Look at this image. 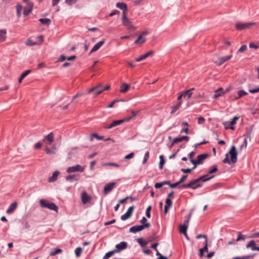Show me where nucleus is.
I'll return each mask as SVG.
<instances>
[{
  "instance_id": "30",
  "label": "nucleus",
  "mask_w": 259,
  "mask_h": 259,
  "mask_svg": "<svg viewBox=\"0 0 259 259\" xmlns=\"http://www.w3.org/2000/svg\"><path fill=\"white\" fill-rule=\"evenodd\" d=\"M6 30H0V42H3L5 40L6 38Z\"/></svg>"
},
{
  "instance_id": "60",
  "label": "nucleus",
  "mask_w": 259,
  "mask_h": 259,
  "mask_svg": "<svg viewBox=\"0 0 259 259\" xmlns=\"http://www.w3.org/2000/svg\"><path fill=\"white\" fill-rule=\"evenodd\" d=\"M45 151H46V153L48 154H55V151L51 150L48 147H46L45 148Z\"/></svg>"
},
{
  "instance_id": "21",
  "label": "nucleus",
  "mask_w": 259,
  "mask_h": 259,
  "mask_svg": "<svg viewBox=\"0 0 259 259\" xmlns=\"http://www.w3.org/2000/svg\"><path fill=\"white\" fill-rule=\"evenodd\" d=\"M17 206V203L16 202H14L11 203L7 210V213L9 214H11L14 212V211L16 209Z\"/></svg>"
},
{
  "instance_id": "2",
  "label": "nucleus",
  "mask_w": 259,
  "mask_h": 259,
  "mask_svg": "<svg viewBox=\"0 0 259 259\" xmlns=\"http://www.w3.org/2000/svg\"><path fill=\"white\" fill-rule=\"evenodd\" d=\"M229 154L231 155V160H230L229 158V154H226V157L223 160V162L224 163H229L231 164L232 163L234 164L237 162V153L236 152V147L235 146H232L230 152Z\"/></svg>"
},
{
  "instance_id": "17",
  "label": "nucleus",
  "mask_w": 259,
  "mask_h": 259,
  "mask_svg": "<svg viewBox=\"0 0 259 259\" xmlns=\"http://www.w3.org/2000/svg\"><path fill=\"white\" fill-rule=\"evenodd\" d=\"M116 6L117 8L122 10V13H124L125 14H127V5L124 3H116Z\"/></svg>"
},
{
  "instance_id": "1",
  "label": "nucleus",
  "mask_w": 259,
  "mask_h": 259,
  "mask_svg": "<svg viewBox=\"0 0 259 259\" xmlns=\"http://www.w3.org/2000/svg\"><path fill=\"white\" fill-rule=\"evenodd\" d=\"M208 175H205L199 177L198 179L193 180L189 182L190 188L192 189H196L198 188L201 187V182L207 181L214 177V176H212L209 178H207Z\"/></svg>"
},
{
  "instance_id": "33",
  "label": "nucleus",
  "mask_w": 259,
  "mask_h": 259,
  "mask_svg": "<svg viewBox=\"0 0 259 259\" xmlns=\"http://www.w3.org/2000/svg\"><path fill=\"white\" fill-rule=\"evenodd\" d=\"M237 95L238 96V98H239V99H240L245 96L247 95L248 93H247V92H245V91L241 90L237 92Z\"/></svg>"
},
{
  "instance_id": "5",
  "label": "nucleus",
  "mask_w": 259,
  "mask_h": 259,
  "mask_svg": "<svg viewBox=\"0 0 259 259\" xmlns=\"http://www.w3.org/2000/svg\"><path fill=\"white\" fill-rule=\"evenodd\" d=\"M110 88V85H107L105 87H103L101 84H99L88 90V93H91L92 92H95V95L97 96L102 93L103 91L109 90Z\"/></svg>"
},
{
  "instance_id": "63",
  "label": "nucleus",
  "mask_w": 259,
  "mask_h": 259,
  "mask_svg": "<svg viewBox=\"0 0 259 259\" xmlns=\"http://www.w3.org/2000/svg\"><path fill=\"white\" fill-rule=\"evenodd\" d=\"M187 177H188V175L183 176L180 179V181H179V183L181 184V183L184 182L186 180Z\"/></svg>"
},
{
  "instance_id": "45",
  "label": "nucleus",
  "mask_w": 259,
  "mask_h": 259,
  "mask_svg": "<svg viewBox=\"0 0 259 259\" xmlns=\"http://www.w3.org/2000/svg\"><path fill=\"white\" fill-rule=\"evenodd\" d=\"M82 251V248L80 247H77L75 250V253L77 257H79Z\"/></svg>"
},
{
  "instance_id": "24",
  "label": "nucleus",
  "mask_w": 259,
  "mask_h": 259,
  "mask_svg": "<svg viewBox=\"0 0 259 259\" xmlns=\"http://www.w3.org/2000/svg\"><path fill=\"white\" fill-rule=\"evenodd\" d=\"M182 105V101L178 102L176 105L171 107V110L170 112L171 114H174L181 107Z\"/></svg>"
},
{
  "instance_id": "26",
  "label": "nucleus",
  "mask_w": 259,
  "mask_h": 259,
  "mask_svg": "<svg viewBox=\"0 0 259 259\" xmlns=\"http://www.w3.org/2000/svg\"><path fill=\"white\" fill-rule=\"evenodd\" d=\"M31 70H27L23 72L18 79L19 83H21L22 80L31 72Z\"/></svg>"
},
{
  "instance_id": "18",
  "label": "nucleus",
  "mask_w": 259,
  "mask_h": 259,
  "mask_svg": "<svg viewBox=\"0 0 259 259\" xmlns=\"http://www.w3.org/2000/svg\"><path fill=\"white\" fill-rule=\"evenodd\" d=\"M91 197L89 196L85 191H83L81 194V200L83 204H86L90 200H91Z\"/></svg>"
},
{
  "instance_id": "56",
  "label": "nucleus",
  "mask_w": 259,
  "mask_h": 259,
  "mask_svg": "<svg viewBox=\"0 0 259 259\" xmlns=\"http://www.w3.org/2000/svg\"><path fill=\"white\" fill-rule=\"evenodd\" d=\"M26 45L27 46H32L36 45V43L33 42V41L31 39H28L26 41Z\"/></svg>"
},
{
  "instance_id": "48",
  "label": "nucleus",
  "mask_w": 259,
  "mask_h": 259,
  "mask_svg": "<svg viewBox=\"0 0 259 259\" xmlns=\"http://www.w3.org/2000/svg\"><path fill=\"white\" fill-rule=\"evenodd\" d=\"M218 170L217 166L216 165H213L212 166V168L209 170L208 172V174H211L215 172H216Z\"/></svg>"
},
{
  "instance_id": "34",
  "label": "nucleus",
  "mask_w": 259,
  "mask_h": 259,
  "mask_svg": "<svg viewBox=\"0 0 259 259\" xmlns=\"http://www.w3.org/2000/svg\"><path fill=\"white\" fill-rule=\"evenodd\" d=\"M188 227L187 226L185 225H181L180 226V229H179V231L182 234H186V232H187V229L188 228Z\"/></svg>"
},
{
  "instance_id": "46",
  "label": "nucleus",
  "mask_w": 259,
  "mask_h": 259,
  "mask_svg": "<svg viewBox=\"0 0 259 259\" xmlns=\"http://www.w3.org/2000/svg\"><path fill=\"white\" fill-rule=\"evenodd\" d=\"M164 185H166V181H164L161 183H157L155 184L154 186L156 189H158L162 187Z\"/></svg>"
},
{
  "instance_id": "28",
  "label": "nucleus",
  "mask_w": 259,
  "mask_h": 259,
  "mask_svg": "<svg viewBox=\"0 0 259 259\" xmlns=\"http://www.w3.org/2000/svg\"><path fill=\"white\" fill-rule=\"evenodd\" d=\"M59 175L58 171H55L53 174L52 177L49 178L48 181L50 182H54L56 181L57 179L58 176Z\"/></svg>"
},
{
  "instance_id": "53",
  "label": "nucleus",
  "mask_w": 259,
  "mask_h": 259,
  "mask_svg": "<svg viewBox=\"0 0 259 259\" xmlns=\"http://www.w3.org/2000/svg\"><path fill=\"white\" fill-rule=\"evenodd\" d=\"M241 240H245V237L242 235L241 232H238V237L236 239V241H239Z\"/></svg>"
},
{
  "instance_id": "50",
  "label": "nucleus",
  "mask_w": 259,
  "mask_h": 259,
  "mask_svg": "<svg viewBox=\"0 0 259 259\" xmlns=\"http://www.w3.org/2000/svg\"><path fill=\"white\" fill-rule=\"evenodd\" d=\"M151 209V206H149L147 208L146 210V215L147 217L148 218H150L151 217V214H150Z\"/></svg>"
},
{
  "instance_id": "19",
  "label": "nucleus",
  "mask_w": 259,
  "mask_h": 259,
  "mask_svg": "<svg viewBox=\"0 0 259 259\" xmlns=\"http://www.w3.org/2000/svg\"><path fill=\"white\" fill-rule=\"evenodd\" d=\"M214 95L213 96V98L215 99H218L219 97L222 96L224 95V90L223 88H219L218 89L214 91Z\"/></svg>"
},
{
  "instance_id": "42",
  "label": "nucleus",
  "mask_w": 259,
  "mask_h": 259,
  "mask_svg": "<svg viewBox=\"0 0 259 259\" xmlns=\"http://www.w3.org/2000/svg\"><path fill=\"white\" fill-rule=\"evenodd\" d=\"M166 184L168 185L170 188H174L177 187L180 184L179 183V182L174 184H171L169 181H166Z\"/></svg>"
},
{
  "instance_id": "3",
  "label": "nucleus",
  "mask_w": 259,
  "mask_h": 259,
  "mask_svg": "<svg viewBox=\"0 0 259 259\" xmlns=\"http://www.w3.org/2000/svg\"><path fill=\"white\" fill-rule=\"evenodd\" d=\"M121 22L123 25L124 26L127 30L130 31H135L136 30L137 27L132 24L130 19L127 18V14L124 13H122Z\"/></svg>"
},
{
  "instance_id": "64",
  "label": "nucleus",
  "mask_w": 259,
  "mask_h": 259,
  "mask_svg": "<svg viewBox=\"0 0 259 259\" xmlns=\"http://www.w3.org/2000/svg\"><path fill=\"white\" fill-rule=\"evenodd\" d=\"M250 93L254 94L259 92V87L254 89H250L249 90Z\"/></svg>"
},
{
  "instance_id": "35",
  "label": "nucleus",
  "mask_w": 259,
  "mask_h": 259,
  "mask_svg": "<svg viewBox=\"0 0 259 259\" xmlns=\"http://www.w3.org/2000/svg\"><path fill=\"white\" fill-rule=\"evenodd\" d=\"M192 215V212L191 211L190 212V213L187 216L185 217L184 223L183 224L184 225H185L188 226L189 223V221L191 218Z\"/></svg>"
},
{
  "instance_id": "44",
  "label": "nucleus",
  "mask_w": 259,
  "mask_h": 259,
  "mask_svg": "<svg viewBox=\"0 0 259 259\" xmlns=\"http://www.w3.org/2000/svg\"><path fill=\"white\" fill-rule=\"evenodd\" d=\"M140 112V111H132V115L128 117L124 118L125 119H128V121H129L130 119H131L133 117L136 116Z\"/></svg>"
},
{
  "instance_id": "15",
  "label": "nucleus",
  "mask_w": 259,
  "mask_h": 259,
  "mask_svg": "<svg viewBox=\"0 0 259 259\" xmlns=\"http://www.w3.org/2000/svg\"><path fill=\"white\" fill-rule=\"evenodd\" d=\"M105 39H103V40L100 41L99 42H98V43H97L93 47V48L91 50L90 52L89 53V54H91L93 52H95L97 51V50H98L101 48V47L105 43Z\"/></svg>"
},
{
  "instance_id": "41",
  "label": "nucleus",
  "mask_w": 259,
  "mask_h": 259,
  "mask_svg": "<svg viewBox=\"0 0 259 259\" xmlns=\"http://www.w3.org/2000/svg\"><path fill=\"white\" fill-rule=\"evenodd\" d=\"M247 47L246 45H243L238 50L236 53L239 54V53H242V52H244L245 51H246L247 50Z\"/></svg>"
},
{
  "instance_id": "61",
  "label": "nucleus",
  "mask_w": 259,
  "mask_h": 259,
  "mask_svg": "<svg viewBox=\"0 0 259 259\" xmlns=\"http://www.w3.org/2000/svg\"><path fill=\"white\" fill-rule=\"evenodd\" d=\"M134 156V152H131V153H129L128 154L126 155L124 158L126 159H130L133 158Z\"/></svg>"
},
{
  "instance_id": "37",
  "label": "nucleus",
  "mask_w": 259,
  "mask_h": 259,
  "mask_svg": "<svg viewBox=\"0 0 259 259\" xmlns=\"http://www.w3.org/2000/svg\"><path fill=\"white\" fill-rule=\"evenodd\" d=\"M137 242L140 244V245L142 246V247H144L147 244V241H146L145 240H144L143 238H138L137 239Z\"/></svg>"
},
{
  "instance_id": "43",
  "label": "nucleus",
  "mask_w": 259,
  "mask_h": 259,
  "mask_svg": "<svg viewBox=\"0 0 259 259\" xmlns=\"http://www.w3.org/2000/svg\"><path fill=\"white\" fill-rule=\"evenodd\" d=\"M254 254H250L247 255H245L242 257H235L233 258L232 259H249L250 258H251L253 257Z\"/></svg>"
},
{
  "instance_id": "59",
  "label": "nucleus",
  "mask_w": 259,
  "mask_h": 259,
  "mask_svg": "<svg viewBox=\"0 0 259 259\" xmlns=\"http://www.w3.org/2000/svg\"><path fill=\"white\" fill-rule=\"evenodd\" d=\"M165 203H166L165 205H166L167 206L171 207L172 203L171 200L170 199V198H166V199L165 200Z\"/></svg>"
},
{
  "instance_id": "55",
  "label": "nucleus",
  "mask_w": 259,
  "mask_h": 259,
  "mask_svg": "<svg viewBox=\"0 0 259 259\" xmlns=\"http://www.w3.org/2000/svg\"><path fill=\"white\" fill-rule=\"evenodd\" d=\"M250 48L257 49L259 48V46L255 44L254 42H250L249 45Z\"/></svg>"
},
{
  "instance_id": "14",
  "label": "nucleus",
  "mask_w": 259,
  "mask_h": 259,
  "mask_svg": "<svg viewBox=\"0 0 259 259\" xmlns=\"http://www.w3.org/2000/svg\"><path fill=\"white\" fill-rule=\"evenodd\" d=\"M125 121H128V119H120V120H114V121H112V122L110 124L106 126L105 128L106 129H110V128H111L114 126H116L117 125H118Z\"/></svg>"
},
{
  "instance_id": "32",
  "label": "nucleus",
  "mask_w": 259,
  "mask_h": 259,
  "mask_svg": "<svg viewBox=\"0 0 259 259\" xmlns=\"http://www.w3.org/2000/svg\"><path fill=\"white\" fill-rule=\"evenodd\" d=\"M23 9V7L21 5L18 4L16 6L17 9V16L18 18H20L21 15V11Z\"/></svg>"
},
{
  "instance_id": "23",
  "label": "nucleus",
  "mask_w": 259,
  "mask_h": 259,
  "mask_svg": "<svg viewBox=\"0 0 259 259\" xmlns=\"http://www.w3.org/2000/svg\"><path fill=\"white\" fill-rule=\"evenodd\" d=\"M246 248H251L252 250H257L258 247L256 246V244L254 240H251L246 245Z\"/></svg>"
},
{
  "instance_id": "7",
  "label": "nucleus",
  "mask_w": 259,
  "mask_h": 259,
  "mask_svg": "<svg viewBox=\"0 0 259 259\" xmlns=\"http://www.w3.org/2000/svg\"><path fill=\"white\" fill-rule=\"evenodd\" d=\"M84 168L79 164H76L74 166L68 167L66 169V171L68 173H72L76 171L82 172Z\"/></svg>"
},
{
  "instance_id": "8",
  "label": "nucleus",
  "mask_w": 259,
  "mask_h": 259,
  "mask_svg": "<svg viewBox=\"0 0 259 259\" xmlns=\"http://www.w3.org/2000/svg\"><path fill=\"white\" fill-rule=\"evenodd\" d=\"M254 22H248L245 23H238L236 25V28L239 30H245L251 26L254 25Z\"/></svg>"
},
{
  "instance_id": "31",
  "label": "nucleus",
  "mask_w": 259,
  "mask_h": 259,
  "mask_svg": "<svg viewBox=\"0 0 259 259\" xmlns=\"http://www.w3.org/2000/svg\"><path fill=\"white\" fill-rule=\"evenodd\" d=\"M39 21L42 24L49 25L51 23V20L49 18H41L39 19Z\"/></svg>"
},
{
  "instance_id": "6",
  "label": "nucleus",
  "mask_w": 259,
  "mask_h": 259,
  "mask_svg": "<svg viewBox=\"0 0 259 259\" xmlns=\"http://www.w3.org/2000/svg\"><path fill=\"white\" fill-rule=\"evenodd\" d=\"M150 226V223H147L144 225L134 226L130 229V232L132 233H136L142 231L145 228H149Z\"/></svg>"
},
{
  "instance_id": "13",
  "label": "nucleus",
  "mask_w": 259,
  "mask_h": 259,
  "mask_svg": "<svg viewBox=\"0 0 259 259\" xmlns=\"http://www.w3.org/2000/svg\"><path fill=\"white\" fill-rule=\"evenodd\" d=\"M127 246V243L126 242L122 241L116 245L115 249L114 250L115 252H119L122 250L126 248Z\"/></svg>"
},
{
  "instance_id": "12",
  "label": "nucleus",
  "mask_w": 259,
  "mask_h": 259,
  "mask_svg": "<svg viewBox=\"0 0 259 259\" xmlns=\"http://www.w3.org/2000/svg\"><path fill=\"white\" fill-rule=\"evenodd\" d=\"M232 57V55H229V56H224V57H221L219 59V60L218 61H214L213 60V62L216 64L218 66H221L222 65L223 63H224L225 62L228 61V60H229L230 59H231V58Z\"/></svg>"
},
{
  "instance_id": "54",
  "label": "nucleus",
  "mask_w": 259,
  "mask_h": 259,
  "mask_svg": "<svg viewBox=\"0 0 259 259\" xmlns=\"http://www.w3.org/2000/svg\"><path fill=\"white\" fill-rule=\"evenodd\" d=\"M77 1V0H65V3L69 6H71L76 3Z\"/></svg>"
},
{
  "instance_id": "10",
  "label": "nucleus",
  "mask_w": 259,
  "mask_h": 259,
  "mask_svg": "<svg viewBox=\"0 0 259 259\" xmlns=\"http://www.w3.org/2000/svg\"><path fill=\"white\" fill-rule=\"evenodd\" d=\"M116 183L115 182L109 183L106 185L104 188L103 193L105 195L111 192L115 187Z\"/></svg>"
},
{
  "instance_id": "58",
  "label": "nucleus",
  "mask_w": 259,
  "mask_h": 259,
  "mask_svg": "<svg viewBox=\"0 0 259 259\" xmlns=\"http://www.w3.org/2000/svg\"><path fill=\"white\" fill-rule=\"evenodd\" d=\"M138 39L140 40V44H143L144 42H145L146 40V39L143 36H142V35H140Z\"/></svg>"
},
{
  "instance_id": "11",
  "label": "nucleus",
  "mask_w": 259,
  "mask_h": 259,
  "mask_svg": "<svg viewBox=\"0 0 259 259\" xmlns=\"http://www.w3.org/2000/svg\"><path fill=\"white\" fill-rule=\"evenodd\" d=\"M33 7V4L32 2L27 3V6L24 8L23 15L27 16L32 12Z\"/></svg>"
},
{
  "instance_id": "62",
  "label": "nucleus",
  "mask_w": 259,
  "mask_h": 259,
  "mask_svg": "<svg viewBox=\"0 0 259 259\" xmlns=\"http://www.w3.org/2000/svg\"><path fill=\"white\" fill-rule=\"evenodd\" d=\"M119 11H118L117 10H114L112 11V12L109 14V16L112 17L114 15L119 14Z\"/></svg>"
},
{
  "instance_id": "47",
  "label": "nucleus",
  "mask_w": 259,
  "mask_h": 259,
  "mask_svg": "<svg viewBox=\"0 0 259 259\" xmlns=\"http://www.w3.org/2000/svg\"><path fill=\"white\" fill-rule=\"evenodd\" d=\"M103 166H113L116 167H118L119 165L118 164L112 163V162H108V163H104L102 164Z\"/></svg>"
},
{
  "instance_id": "49",
  "label": "nucleus",
  "mask_w": 259,
  "mask_h": 259,
  "mask_svg": "<svg viewBox=\"0 0 259 259\" xmlns=\"http://www.w3.org/2000/svg\"><path fill=\"white\" fill-rule=\"evenodd\" d=\"M149 157V152L148 151H147L145 153V155H144V159L143 161V164H145L147 162Z\"/></svg>"
},
{
  "instance_id": "40",
  "label": "nucleus",
  "mask_w": 259,
  "mask_h": 259,
  "mask_svg": "<svg viewBox=\"0 0 259 259\" xmlns=\"http://www.w3.org/2000/svg\"><path fill=\"white\" fill-rule=\"evenodd\" d=\"M114 253H115V251L113 250L112 251H109L107 253H106L105 255L103 256V259H108L110 257H111Z\"/></svg>"
},
{
  "instance_id": "20",
  "label": "nucleus",
  "mask_w": 259,
  "mask_h": 259,
  "mask_svg": "<svg viewBox=\"0 0 259 259\" xmlns=\"http://www.w3.org/2000/svg\"><path fill=\"white\" fill-rule=\"evenodd\" d=\"M153 52L152 51H150L149 52H148L146 54H145L144 55H141L139 57H138V58H136L135 60L137 62H140V61H142V60L147 58L149 56H150L151 54H153Z\"/></svg>"
},
{
  "instance_id": "36",
  "label": "nucleus",
  "mask_w": 259,
  "mask_h": 259,
  "mask_svg": "<svg viewBox=\"0 0 259 259\" xmlns=\"http://www.w3.org/2000/svg\"><path fill=\"white\" fill-rule=\"evenodd\" d=\"M95 138L97 139L98 140H103L104 137L103 136H99L96 133H93L91 135V138H90V141H92L93 140V138Z\"/></svg>"
},
{
  "instance_id": "27",
  "label": "nucleus",
  "mask_w": 259,
  "mask_h": 259,
  "mask_svg": "<svg viewBox=\"0 0 259 259\" xmlns=\"http://www.w3.org/2000/svg\"><path fill=\"white\" fill-rule=\"evenodd\" d=\"M130 88V85L125 83H122L120 85V92L125 93Z\"/></svg>"
},
{
  "instance_id": "51",
  "label": "nucleus",
  "mask_w": 259,
  "mask_h": 259,
  "mask_svg": "<svg viewBox=\"0 0 259 259\" xmlns=\"http://www.w3.org/2000/svg\"><path fill=\"white\" fill-rule=\"evenodd\" d=\"M190 162L194 164V166L192 167L193 169H194L195 168H196L197 164H200L199 162H197V160L191 159Z\"/></svg>"
},
{
  "instance_id": "38",
  "label": "nucleus",
  "mask_w": 259,
  "mask_h": 259,
  "mask_svg": "<svg viewBox=\"0 0 259 259\" xmlns=\"http://www.w3.org/2000/svg\"><path fill=\"white\" fill-rule=\"evenodd\" d=\"M62 252V250L61 249L58 248V249H56L51 251L50 254L51 256H54L58 253H61Z\"/></svg>"
},
{
  "instance_id": "57",
  "label": "nucleus",
  "mask_w": 259,
  "mask_h": 259,
  "mask_svg": "<svg viewBox=\"0 0 259 259\" xmlns=\"http://www.w3.org/2000/svg\"><path fill=\"white\" fill-rule=\"evenodd\" d=\"M200 250L203 252H207L208 251L207 240L205 241L204 247L202 248H201Z\"/></svg>"
},
{
  "instance_id": "39",
  "label": "nucleus",
  "mask_w": 259,
  "mask_h": 259,
  "mask_svg": "<svg viewBox=\"0 0 259 259\" xmlns=\"http://www.w3.org/2000/svg\"><path fill=\"white\" fill-rule=\"evenodd\" d=\"M159 158H160V162H159V167L160 169H162L163 165L165 162L164 159V156L163 155H160L159 156Z\"/></svg>"
},
{
  "instance_id": "22",
  "label": "nucleus",
  "mask_w": 259,
  "mask_h": 259,
  "mask_svg": "<svg viewBox=\"0 0 259 259\" xmlns=\"http://www.w3.org/2000/svg\"><path fill=\"white\" fill-rule=\"evenodd\" d=\"M208 157V154L207 153L202 154L197 156L196 160H197V162H199L200 164H202L203 163V160Z\"/></svg>"
},
{
  "instance_id": "16",
  "label": "nucleus",
  "mask_w": 259,
  "mask_h": 259,
  "mask_svg": "<svg viewBox=\"0 0 259 259\" xmlns=\"http://www.w3.org/2000/svg\"><path fill=\"white\" fill-rule=\"evenodd\" d=\"M43 141L46 142L47 141V143L51 144L54 141V135L53 133H50L47 136H45L43 139Z\"/></svg>"
},
{
  "instance_id": "29",
  "label": "nucleus",
  "mask_w": 259,
  "mask_h": 259,
  "mask_svg": "<svg viewBox=\"0 0 259 259\" xmlns=\"http://www.w3.org/2000/svg\"><path fill=\"white\" fill-rule=\"evenodd\" d=\"M194 88H192L191 89L185 91L183 93V97L185 98L187 97L188 99H189L191 97V96L192 95V93L191 92L192 91L194 90Z\"/></svg>"
},
{
  "instance_id": "9",
  "label": "nucleus",
  "mask_w": 259,
  "mask_h": 259,
  "mask_svg": "<svg viewBox=\"0 0 259 259\" xmlns=\"http://www.w3.org/2000/svg\"><path fill=\"white\" fill-rule=\"evenodd\" d=\"M134 209H135L134 206H130L128 208L127 211L124 214H123L121 216V218H120L121 220L122 221H125V220L128 219V218H130L131 217Z\"/></svg>"
},
{
  "instance_id": "25",
  "label": "nucleus",
  "mask_w": 259,
  "mask_h": 259,
  "mask_svg": "<svg viewBox=\"0 0 259 259\" xmlns=\"http://www.w3.org/2000/svg\"><path fill=\"white\" fill-rule=\"evenodd\" d=\"M79 179V175H68L65 177L67 181H71L72 180L78 181Z\"/></svg>"
},
{
  "instance_id": "52",
  "label": "nucleus",
  "mask_w": 259,
  "mask_h": 259,
  "mask_svg": "<svg viewBox=\"0 0 259 259\" xmlns=\"http://www.w3.org/2000/svg\"><path fill=\"white\" fill-rule=\"evenodd\" d=\"M229 99L231 101H234L237 100L239 99V98H238L237 95H232L229 97Z\"/></svg>"
},
{
  "instance_id": "4",
  "label": "nucleus",
  "mask_w": 259,
  "mask_h": 259,
  "mask_svg": "<svg viewBox=\"0 0 259 259\" xmlns=\"http://www.w3.org/2000/svg\"><path fill=\"white\" fill-rule=\"evenodd\" d=\"M39 203L41 207L47 208L50 210H53L56 212L58 211V207L53 202H50L47 200L41 199L39 200Z\"/></svg>"
}]
</instances>
